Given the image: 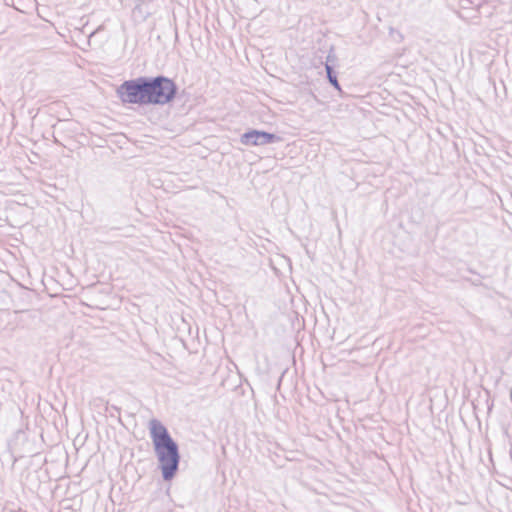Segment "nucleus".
<instances>
[{
  "label": "nucleus",
  "mask_w": 512,
  "mask_h": 512,
  "mask_svg": "<svg viewBox=\"0 0 512 512\" xmlns=\"http://www.w3.org/2000/svg\"><path fill=\"white\" fill-rule=\"evenodd\" d=\"M175 93L174 82L165 77L125 81L117 90L123 103L141 105L166 104L174 98Z\"/></svg>",
  "instance_id": "f257e3e1"
},
{
  "label": "nucleus",
  "mask_w": 512,
  "mask_h": 512,
  "mask_svg": "<svg viewBox=\"0 0 512 512\" xmlns=\"http://www.w3.org/2000/svg\"><path fill=\"white\" fill-rule=\"evenodd\" d=\"M149 430L163 477L169 480L178 468L180 458L178 446L160 421L151 420Z\"/></svg>",
  "instance_id": "f03ea898"
},
{
  "label": "nucleus",
  "mask_w": 512,
  "mask_h": 512,
  "mask_svg": "<svg viewBox=\"0 0 512 512\" xmlns=\"http://www.w3.org/2000/svg\"><path fill=\"white\" fill-rule=\"evenodd\" d=\"M274 140L275 136L273 134L256 130L247 132L242 136V143L245 145H264L267 143H271Z\"/></svg>",
  "instance_id": "7ed1b4c3"
},
{
  "label": "nucleus",
  "mask_w": 512,
  "mask_h": 512,
  "mask_svg": "<svg viewBox=\"0 0 512 512\" xmlns=\"http://www.w3.org/2000/svg\"><path fill=\"white\" fill-rule=\"evenodd\" d=\"M327 72H328V76H329V79L331 81V83L335 86V87H338V82L336 80L335 77H332L331 75V68L329 66H327Z\"/></svg>",
  "instance_id": "20e7f679"
}]
</instances>
